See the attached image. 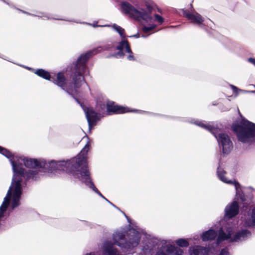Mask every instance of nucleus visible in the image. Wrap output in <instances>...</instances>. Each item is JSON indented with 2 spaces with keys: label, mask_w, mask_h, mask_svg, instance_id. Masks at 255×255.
<instances>
[{
  "label": "nucleus",
  "mask_w": 255,
  "mask_h": 255,
  "mask_svg": "<svg viewBox=\"0 0 255 255\" xmlns=\"http://www.w3.org/2000/svg\"><path fill=\"white\" fill-rule=\"evenodd\" d=\"M45 17H46L47 19H50V18L48 16H45Z\"/></svg>",
  "instance_id": "nucleus-31"
},
{
  "label": "nucleus",
  "mask_w": 255,
  "mask_h": 255,
  "mask_svg": "<svg viewBox=\"0 0 255 255\" xmlns=\"http://www.w3.org/2000/svg\"><path fill=\"white\" fill-rule=\"evenodd\" d=\"M193 121V123L209 131L215 136L224 153L228 154L230 152L233 146L232 142L228 134L221 132L219 128H215L210 123L205 121L197 120H194Z\"/></svg>",
  "instance_id": "nucleus-6"
},
{
  "label": "nucleus",
  "mask_w": 255,
  "mask_h": 255,
  "mask_svg": "<svg viewBox=\"0 0 255 255\" xmlns=\"http://www.w3.org/2000/svg\"><path fill=\"white\" fill-rule=\"evenodd\" d=\"M188 253L189 255H209V250L207 248L197 245L190 247Z\"/></svg>",
  "instance_id": "nucleus-17"
},
{
  "label": "nucleus",
  "mask_w": 255,
  "mask_h": 255,
  "mask_svg": "<svg viewBox=\"0 0 255 255\" xmlns=\"http://www.w3.org/2000/svg\"><path fill=\"white\" fill-rule=\"evenodd\" d=\"M155 255H185L184 251L170 242H162Z\"/></svg>",
  "instance_id": "nucleus-9"
},
{
  "label": "nucleus",
  "mask_w": 255,
  "mask_h": 255,
  "mask_svg": "<svg viewBox=\"0 0 255 255\" xmlns=\"http://www.w3.org/2000/svg\"><path fill=\"white\" fill-rule=\"evenodd\" d=\"M83 109L85 112L89 128H91L92 126H94L96 122L99 120V116L91 108H84L83 107Z\"/></svg>",
  "instance_id": "nucleus-15"
},
{
  "label": "nucleus",
  "mask_w": 255,
  "mask_h": 255,
  "mask_svg": "<svg viewBox=\"0 0 255 255\" xmlns=\"http://www.w3.org/2000/svg\"><path fill=\"white\" fill-rule=\"evenodd\" d=\"M155 27V25L154 24H151L150 26L144 25L142 29L144 33H148L151 32Z\"/></svg>",
  "instance_id": "nucleus-22"
},
{
  "label": "nucleus",
  "mask_w": 255,
  "mask_h": 255,
  "mask_svg": "<svg viewBox=\"0 0 255 255\" xmlns=\"http://www.w3.org/2000/svg\"><path fill=\"white\" fill-rule=\"evenodd\" d=\"M248 61L249 62H251V63H253L254 65H255V59L252 58H250L248 59Z\"/></svg>",
  "instance_id": "nucleus-27"
},
{
  "label": "nucleus",
  "mask_w": 255,
  "mask_h": 255,
  "mask_svg": "<svg viewBox=\"0 0 255 255\" xmlns=\"http://www.w3.org/2000/svg\"><path fill=\"white\" fill-rule=\"evenodd\" d=\"M111 241H105L100 248L103 255H154L160 241L140 229L121 228L114 231Z\"/></svg>",
  "instance_id": "nucleus-1"
},
{
  "label": "nucleus",
  "mask_w": 255,
  "mask_h": 255,
  "mask_svg": "<svg viewBox=\"0 0 255 255\" xmlns=\"http://www.w3.org/2000/svg\"><path fill=\"white\" fill-rule=\"evenodd\" d=\"M241 120L238 124H233V130L236 132L238 140L242 143L250 144L255 140V126L241 116Z\"/></svg>",
  "instance_id": "nucleus-5"
},
{
  "label": "nucleus",
  "mask_w": 255,
  "mask_h": 255,
  "mask_svg": "<svg viewBox=\"0 0 255 255\" xmlns=\"http://www.w3.org/2000/svg\"><path fill=\"white\" fill-rule=\"evenodd\" d=\"M109 48V45H106L104 47L99 46L92 51L81 55L75 66V72L73 76V83H69L62 72H59L57 74L56 79L54 80V83L70 95L78 94L79 89L82 86H87L82 76V74L84 72L86 68V61L92 54H95Z\"/></svg>",
  "instance_id": "nucleus-4"
},
{
  "label": "nucleus",
  "mask_w": 255,
  "mask_h": 255,
  "mask_svg": "<svg viewBox=\"0 0 255 255\" xmlns=\"http://www.w3.org/2000/svg\"><path fill=\"white\" fill-rule=\"evenodd\" d=\"M154 20L158 22L159 23H162L163 22V18L161 16L157 14L155 15Z\"/></svg>",
  "instance_id": "nucleus-23"
},
{
  "label": "nucleus",
  "mask_w": 255,
  "mask_h": 255,
  "mask_svg": "<svg viewBox=\"0 0 255 255\" xmlns=\"http://www.w3.org/2000/svg\"><path fill=\"white\" fill-rule=\"evenodd\" d=\"M239 209L238 203L235 201L228 204L225 209V218L230 219L236 216L239 213Z\"/></svg>",
  "instance_id": "nucleus-14"
},
{
  "label": "nucleus",
  "mask_w": 255,
  "mask_h": 255,
  "mask_svg": "<svg viewBox=\"0 0 255 255\" xmlns=\"http://www.w3.org/2000/svg\"><path fill=\"white\" fill-rule=\"evenodd\" d=\"M93 27H98V26H102L101 25H98L97 24H93L92 25Z\"/></svg>",
  "instance_id": "nucleus-30"
},
{
  "label": "nucleus",
  "mask_w": 255,
  "mask_h": 255,
  "mask_svg": "<svg viewBox=\"0 0 255 255\" xmlns=\"http://www.w3.org/2000/svg\"><path fill=\"white\" fill-rule=\"evenodd\" d=\"M245 225L248 227H253L255 225V208L253 207L244 215L242 217Z\"/></svg>",
  "instance_id": "nucleus-16"
},
{
  "label": "nucleus",
  "mask_w": 255,
  "mask_h": 255,
  "mask_svg": "<svg viewBox=\"0 0 255 255\" xmlns=\"http://www.w3.org/2000/svg\"><path fill=\"white\" fill-rule=\"evenodd\" d=\"M53 18H54V19H58V18H55V17H54Z\"/></svg>",
  "instance_id": "nucleus-34"
},
{
  "label": "nucleus",
  "mask_w": 255,
  "mask_h": 255,
  "mask_svg": "<svg viewBox=\"0 0 255 255\" xmlns=\"http://www.w3.org/2000/svg\"><path fill=\"white\" fill-rule=\"evenodd\" d=\"M226 232L227 234L222 230L220 231L217 240V244L225 240L230 242L242 241L248 239L251 236V232L246 230L239 232L234 235L233 228L230 227L227 228Z\"/></svg>",
  "instance_id": "nucleus-8"
},
{
  "label": "nucleus",
  "mask_w": 255,
  "mask_h": 255,
  "mask_svg": "<svg viewBox=\"0 0 255 255\" xmlns=\"http://www.w3.org/2000/svg\"><path fill=\"white\" fill-rule=\"evenodd\" d=\"M1 152H4V153H6V151L5 150V148H3L0 146V153H1Z\"/></svg>",
  "instance_id": "nucleus-28"
},
{
  "label": "nucleus",
  "mask_w": 255,
  "mask_h": 255,
  "mask_svg": "<svg viewBox=\"0 0 255 255\" xmlns=\"http://www.w3.org/2000/svg\"><path fill=\"white\" fill-rule=\"evenodd\" d=\"M141 37H145V36H144L143 35H141Z\"/></svg>",
  "instance_id": "nucleus-32"
},
{
  "label": "nucleus",
  "mask_w": 255,
  "mask_h": 255,
  "mask_svg": "<svg viewBox=\"0 0 255 255\" xmlns=\"http://www.w3.org/2000/svg\"><path fill=\"white\" fill-rule=\"evenodd\" d=\"M116 49L119 51L117 53L115 54V57L117 58H121L124 56L126 53H128L129 54L127 57L128 59L130 61H133L134 60V58L132 55L128 42L126 39L124 38L119 42V44L116 47Z\"/></svg>",
  "instance_id": "nucleus-11"
},
{
  "label": "nucleus",
  "mask_w": 255,
  "mask_h": 255,
  "mask_svg": "<svg viewBox=\"0 0 255 255\" xmlns=\"http://www.w3.org/2000/svg\"><path fill=\"white\" fill-rule=\"evenodd\" d=\"M218 255H229L228 250L226 249L222 250Z\"/></svg>",
  "instance_id": "nucleus-25"
},
{
  "label": "nucleus",
  "mask_w": 255,
  "mask_h": 255,
  "mask_svg": "<svg viewBox=\"0 0 255 255\" xmlns=\"http://www.w3.org/2000/svg\"><path fill=\"white\" fill-rule=\"evenodd\" d=\"M113 27L115 30H116L117 32H118V33L120 34V36L122 38L125 37V34L124 33V29L123 28H122L120 26H118L116 24H114L113 26Z\"/></svg>",
  "instance_id": "nucleus-21"
},
{
  "label": "nucleus",
  "mask_w": 255,
  "mask_h": 255,
  "mask_svg": "<svg viewBox=\"0 0 255 255\" xmlns=\"http://www.w3.org/2000/svg\"><path fill=\"white\" fill-rule=\"evenodd\" d=\"M26 68L32 71L35 74L40 77H42L46 80H50L51 76L49 73L43 69H39L35 70L29 67H26Z\"/></svg>",
  "instance_id": "nucleus-19"
},
{
  "label": "nucleus",
  "mask_w": 255,
  "mask_h": 255,
  "mask_svg": "<svg viewBox=\"0 0 255 255\" xmlns=\"http://www.w3.org/2000/svg\"><path fill=\"white\" fill-rule=\"evenodd\" d=\"M84 255H101L98 252H90V253H86Z\"/></svg>",
  "instance_id": "nucleus-26"
},
{
  "label": "nucleus",
  "mask_w": 255,
  "mask_h": 255,
  "mask_svg": "<svg viewBox=\"0 0 255 255\" xmlns=\"http://www.w3.org/2000/svg\"><path fill=\"white\" fill-rule=\"evenodd\" d=\"M104 26H109L108 25H105Z\"/></svg>",
  "instance_id": "nucleus-33"
},
{
  "label": "nucleus",
  "mask_w": 255,
  "mask_h": 255,
  "mask_svg": "<svg viewBox=\"0 0 255 255\" xmlns=\"http://www.w3.org/2000/svg\"><path fill=\"white\" fill-rule=\"evenodd\" d=\"M132 37H135V38H139L140 37L139 35L138 34H136L135 35H133L132 36Z\"/></svg>",
  "instance_id": "nucleus-29"
},
{
  "label": "nucleus",
  "mask_w": 255,
  "mask_h": 255,
  "mask_svg": "<svg viewBox=\"0 0 255 255\" xmlns=\"http://www.w3.org/2000/svg\"><path fill=\"white\" fill-rule=\"evenodd\" d=\"M232 89H233L234 92L236 93L237 95L239 94V92H245V91L242 90L241 89H238L237 87L231 85Z\"/></svg>",
  "instance_id": "nucleus-24"
},
{
  "label": "nucleus",
  "mask_w": 255,
  "mask_h": 255,
  "mask_svg": "<svg viewBox=\"0 0 255 255\" xmlns=\"http://www.w3.org/2000/svg\"><path fill=\"white\" fill-rule=\"evenodd\" d=\"M88 141L79 155L68 160H51L46 163V168L52 173L56 171H63L70 173L73 176L84 183L102 197L104 198L92 181L90 173L86 162L87 154L90 149Z\"/></svg>",
  "instance_id": "nucleus-3"
},
{
  "label": "nucleus",
  "mask_w": 255,
  "mask_h": 255,
  "mask_svg": "<svg viewBox=\"0 0 255 255\" xmlns=\"http://www.w3.org/2000/svg\"><path fill=\"white\" fill-rule=\"evenodd\" d=\"M175 243L176 245L180 247H187L189 246V243L188 241L184 239H180L176 240Z\"/></svg>",
  "instance_id": "nucleus-20"
},
{
  "label": "nucleus",
  "mask_w": 255,
  "mask_h": 255,
  "mask_svg": "<svg viewBox=\"0 0 255 255\" xmlns=\"http://www.w3.org/2000/svg\"><path fill=\"white\" fill-rule=\"evenodd\" d=\"M183 14L191 22L200 26L204 24L205 19L199 13L196 12L190 13L183 10Z\"/></svg>",
  "instance_id": "nucleus-12"
},
{
  "label": "nucleus",
  "mask_w": 255,
  "mask_h": 255,
  "mask_svg": "<svg viewBox=\"0 0 255 255\" xmlns=\"http://www.w3.org/2000/svg\"><path fill=\"white\" fill-rule=\"evenodd\" d=\"M142 0H129L135 7L127 1L121 3L122 11L128 15L129 17L140 20L142 19L147 22H151L153 20L148 13H145L142 7H140V2Z\"/></svg>",
  "instance_id": "nucleus-7"
},
{
  "label": "nucleus",
  "mask_w": 255,
  "mask_h": 255,
  "mask_svg": "<svg viewBox=\"0 0 255 255\" xmlns=\"http://www.w3.org/2000/svg\"><path fill=\"white\" fill-rule=\"evenodd\" d=\"M226 172L221 168H218L217 169V175L219 178L223 182L233 184L236 191V195L239 196L242 201L246 200L244 195H242V187L241 185L235 180L232 181L228 179L225 176Z\"/></svg>",
  "instance_id": "nucleus-10"
},
{
  "label": "nucleus",
  "mask_w": 255,
  "mask_h": 255,
  "mask_svg": "<svg viewBox=\"0 0 255 255\" xmlns=\"http://www.w3.org/2000/svg\"><path fill=\"white\" fill-rule=\"evenodd\" d=\"M6 153L1 152V154L7 157L12 166L13 178L11 184L4 198L10 202L12 209L18 207L22 194V185L26 181L37 180L41 176L40 170L36 168H46V161L43 159L32 158L20 156L11 153L5 148Z\"/></svg>",
  "instance_id": "nucleus-2"
},
{
  "label": "nucleus",
  "mask_w": 255,
  "mask_h": 255,
  "mask_svg": "<svg viewBox=\"0 0 255 255\" xmlns=\"http://www.w3.org/2000/svg\"><path fill=\"white\" fill-rule=\"evenodd\" d=\"M107 112L110 114H123L129 112H134L135 111L130 110L129 108L123 107L116 105L114 102H108L107 103Z\"/></svg>",
  "instance_id": "nucleus-13"
},
{
  "label": "nucleus",
  "mask_w": 255,
  "mask_h": 255,
  "mask_svg": "<svg viewBox=\"0 0 255 255\" xmlns=\"http://www.w3.org/2000/svg\"><path fill=\"white\" fill-rule=\"evenodd\" d=\"M221 230H223V229H220L219 231H216L213 228H211L209 230L204 232L201 236V239L203 241L207 242L208 241H211L214 240L216 237L217 236V234L218 232V234L219 235V232Z\"/></svg>",
  "instance_id": "nucleus-18"
}]
</instances>
